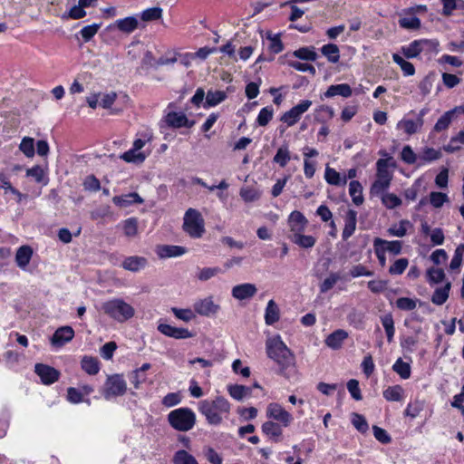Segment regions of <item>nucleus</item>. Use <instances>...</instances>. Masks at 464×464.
Instances as JSON below:
<instances>
[{"label":"nucleus","mask_w":464,"mask_h":464,"mask_svg":"<svg viewBox=\"0 0 464 464\" xmlns=\"http://www.w3.org/2000/svg\"><path fill=\"white\" fill-rule=\"evenodd\" d=\"M267 356L279 366L280 373L286 375V370L295 365V355L279 335L267 338L266 342Z\"/></svg>","instance_id":"1"},{"label":"nucleus","mask_w":464,"mask_h":464,"mask_svg":"<svg viewBox=\"0 0 464 464\" xmlns=\"http://www.w3.org/2000/svg\"><path fill=\"white\" fill-rule=\"evenodd\" d=\"M198 411L205 416L208 424L217 426L222 422L224 416L229 413L230 403L226 398L218 396L214 400L199 401Z\"/></svg>","instance_id":"2"},{"label":"nucleus","mask_w":464,"mask_h":464,"mask_svg":"<svg viewBox=\"0 0 464 464\" xmlns=\"http://www.w3.org/2000/svg\"><path fill=\"white\" fill-rule=\"evenodd\" d=\"M102 311L111 319L122 324L135 315V308L122 298H112L103 302L101 305Z\"/></svg>","instance_id":"3"},{"label":"nucleus","mask_w":464,"mask_h":464,"mask_svg":"<svg viewBox=\"0 0 464 464\" xmlns=\"http://www.w3.org/2000/svg\"><path fill=\"white\" fill-rule=\"evenodd\" d=\"M169 425L179 431H188L196 423V414L189 408H179L168 415Z\"/></svg>","instance_id":"4"},{"label":"nucleus","mask_w":464,"mask_h":464,"mask_svg":"<svg viewBox=\"0 0 464 464\" xmlns=\"http://www.w3.org/2000/svg\"><path fill=\"white\" fill-rule=\"evenodd\" d=\"M376 167V179L370 189L372 196H379L382 194L384 190L390 187L391 181L392 179V173L389 170L387 160H378Z\"/></svg>","instance_id":"5"},{"label":"nucleus","mask_w":464,"mask_h":464,"mask_svg":"<svg viewBox=\"0 0 464 464\" xmlns=\"http://www.w3.org/2000/svg\"><path fill=\"white\" fill-rule=\"evenodd\" d=\"M184 231L193 238H200L205 233L202 215L195 208H188L184 215Z\"/></svg>","instance_id":"6"},{"label":"nucleus","mask_w":464,"mask_h":464,"mask_svg":"<svg viewBox=\"0 0 464 464\" xmlns=\"http://www.w3.org/2000/svg\"><path fill=\"white\" fill-rule=\"evenodd\" d=\"M311 105V101L304 100L299 104L285 111L281 116L280 121L285 123L288 127H291L301 119L302 114L307 111Z\"/></svg>","instance_id":"7"},{"label":"nucleus","mask_w":464,"mask_h":464,"mask_svg":"<svg viewBox=\"0 0 464 464\" xmlns=\"http://www.w3.org/2000/svg\"><path fill=\"white\" fill-rule=\"evenodd\" d=\"M126 382L121 375L116 374L108 378L104 397L105 399H110L111 396L123 395L126 392Z\"/></svg>","instance_id":"8"},{"label":"nucleus","mask_w":464,"mask_h":464,"mask_svg":"<svg viewBox=\"0 0 464 464\" xmlns=\"http://www.w3.org/2000/svg\"><path fill=\"white\" fill-rule=\"evenodd\" d=\"M266 416L281 422L285 427H287L293 420L291 414L277 403H270L267 406Z\"/></svg>","instance_id":"9"},{"label":"nucleus","mask_w":464,"mask_h":464,"mask_svg":"<svg viewBox=\"0 0 464 464\" xmlns=\"http://www.w3.org/2000/svg\"><path fill=\"white\" fill-rule=\"evenodd\" d=\"M427 113L426 109H422L420 111L418 118L416 121L413 120H401L397 123V128L399 130H403L405 133L408 135H412L417 133L423 125V117Z\"/></svg>","instance_id":"10"},{"label":"nucleus","mask_w":464,"mask_h":464,"mask_svg":"<svg viewBox=\"0 0 464 464\" xmlns=\"http://www.w3.org/2000/svg\"><path fill=\"white\" fill-rule=\"evenodd\" d=\"M194 311L202 316H211L219 310V305L215 304L211 296L195 302Z\"/></svg>","instance_id":"11"},{"label":"nucleus","mask_w":464,"mask_h":464,"mask_svg":"<svg viewBox=\"0 0 464 464\" xmlns=\"http://www.w3.org/2000/svg\"><path fill=\"white\" fill-rule=\"evenodd\" d=\"M158 331L174 339H188L193 336L188 329L174 327L168 324H160L158 325Z\"/></svg>","instance_id":"12"},{"label":"nucleus","mask_w":464,"mask_h":464,"mask_svg":"<svg viewBox=\"0 0 464 464\" xmlns=\"http://www.w3.org/2000/svg\"><path fill=\"white\" fill-rule=\"evenodd\" d=\"M73 336L74 331L71 326H62L54 332L51 338V343L53 346L61 347L70 342Z\"/></svg>","instance_id":"13"},{"label":"nucleus","mask_w":464,"mask_h":464,"mask_svg":"<svg viewBox=\"0 0 464 464\" xmlns=\"http://www.w3.org/2000/svg\"><path fill=\"white\" fill-rule=\"evenodd\" d=\"M34 368L35 372L38 374L44 384L53 383L59 378V372L51 366L37 363L35 364Z\"/></svg>","instance_id":"14"},{"label":"nucleus","mask_w":464,"mask_h":464,"mask_svg":"<svg viewBox=\"0 0 464 464\" xmlns=\"http://www.w3.org/2000/svg\"><path fill=\"white\" fill-rule=\"evenodd\" d=\"M257 292L254 284H240L232 288V296L237 300H245L253 297Z\"/></svg>","instance_id":"15"},{"label":"nucleus","mask_w":464,"mask_h":464,"mask_svg":"<svg viewBox=\"0 0 464 464\" xmlns=\"http://www.w3.org/2000/svg\"><path fill=\"white\" fill-rule=\"evenodd\" d=\"M288 225L291 232L290 235L303 233L307 225V219L301 212L295 210L290 214Z\"/></svg>","instance_id":"16"},{"label":"nucleus","mask_w":464,"mask_h":464,"mask_svg":"<svg viewBox=\"0 0 464 464\" xmlns=\"http://www.w3.org/2000/svg\"><path fill=\"white\" fill-rule=\"evenodd\" d=\"M165 120L167 124L172 128H191L194 125V121H189L184 113L169 112Z\"/></svg>","instance_id":"17"},{"label":"nucleus","mask_w":464,"mask_h":464,"mask_svg":"<svg viewBox=\"0 0 464 464\" xmlns=\"http://www.w3.org/2000/svg\"><path fill=\"white\" fill-rule=\"evenodd\" d=\"M148 265L147 258L143 256H132L126 257L121 266L128 271L130 272H139L140 270L145 268Z\"/></svg>","instance_id":"18"},{"label":"nucleus","mask_w":464,"mask_h":464,"mask_svg":"<svg viewBox=\"0 0 464 464\" xmlns=\"http://www.w3.org/2000/svg\"><path fill=\"white\" fill-rule=\"evenodd\" d=\"M357 223V212L353 209H349L345 216V225L343 230V239H348L355 231Z\"/></svg>","instance_id":"19"},{"label":"nucleus","mask_w":464,"mask_h":464,"mask_svg":"<svg viewBox=\"0 0 464 464\" xmlns=\"http://www.w3.org/2000/svg\"><path fill=\"white\" fill-rule=\"evenodd\" d=\"M348 337V333L343 329H338L333 332L325 339V344L334 349H339L342 346L343 342Z\"/></svg>","instance_id":"20"},{"label":"nucleus","mask_w":464,"mask_h":464,"mask_svg":"<svg viewBox=\"0 0 464 464\" xmlns=\"http://www.w3.org/2000/svg\"><path fill=\"white\" fill-rule=\"evenodd\" d=\"M114 26L122 33L130 34L139 26V21L134 16H128L119 19L115 22Z\"/></svg>","instance_id":"21"},{"label":"nucleus","mask_w":464,"mask_h":464,"mask_svg":"<svg viewBox=\"0 0 464 464\" xmlns=\"http://www.w3.org/2000/svg\"><path fill=\"white\" fill-rule=\"evenodd\" d=\"M33 256V249L29 246H20L15 254V262L20 268H24Z\"/></svg>","instance_id":"22"},{"label":"nucleus","mask_w":464,"mask_h":464,"mask_svg":"<svg viewBox=\"0 0 464 464\" xmlns=\"http://www.w3.org/2000/svg\"><path fill=\"white\" fill-rule=\"evenodd\" d=\"M353 93L352 88L347 83H341L336 85H331L327 91L324 92V96L326 98H331L336 95H341L343 97H350Z\"/></svg>","instance_id":"23"},{"label":"nucleus","mask_w":464,"mask_h":464,"mask_svg":"<svg viewBox=\"0 0 464 464\" xmlns=\"http://www.w3.org/2000/svg\"><path fill=\"white\" fill-rule=\"evenodd\" d=\"M82 369L90 375H95L100 371L99 361L92 356H83L81 361Z\"/></svg>","instance_id":"24"},{"label":"nucleus","mask_w":464,"mask_h":464,"mask_svg":"<svg viewBox=\"0 0 464 464\" xmlns=\"http://www.w3.org/2000/svg\"><path fill=\"white\" fill-rule=\"evenodd\" d=\"M279 308L274 300L267 303L265 314V321L268 325H272L279 320Z\"/></svg>","instance_id":"25"},{"label":"nucleus","mask_w":464,"mask_h":464,"mask_svg":"<svg viewBox=\"0 0 464 464\" xmlns=\"http://www.w3.org/2000/svg\"><path fill=\"white\" fill-rule=\"evenodd\" d=\"M186 249L179 246H161L159 247L158 254L160 257H175L182 256Z\"/></svg>","instance_id":"26"},{"label":"nucleus","mask_w":464,"mask_h":464,"mask_svg":"<svg viewBox=\"0 0 464 464\" xmlns=\"http://www.w3.org/2000/svg\"><path fill=\"white\" fill-rule=\"evenodd\" d=\"M289 238L296 245L303 248H311L314 246L316 239L313 236L303 235L297 233L295 235H289Z\"/></svg>","instance_id":"27"},{"label":"nucleus","mask_w":464,"mask_h":464,"mask_svg":"<svg viewBox=\"0 0 464 464\" xmlns=\"http://www.w3.org/2000/svg\"><path fill=\"white\" fill-rule=\"evenodd\" d=\"M322 54L332 63H336L340 59V50L334 44H324L321 48Z\"/></svg>","instance_id":"28"},{"label":"nucleus","mask_w":464,"mask_h":464,"mask_svg":"<svg viewBox=\"0 0 464 464\" xmlns=\"http://www.w3.org/2000/svg\"><path fill=\"white\" fill-rule=\"evenodd\" d=\"M450 286L451 284L448 282L443 287L437 288L431 296V302L437 305L443 304L449 297Z\"/></svg>","instance_id":"29"},{"label":"nucleus","mask_w":464,"mask_h":464,"mask_svg":"<svg viewBox=\"0 0 464 464\" xmlns=\"http://www.w3.org/2000/svg\"><path fill=\"white\" fill-rule=\"evenodd\" d=\"M349 193L355 205L360 206L363 203L362 187L359 181L353 180L350 182Z\"/></svg>","instance_id":"30"},{"label":"nucleus","mask_w":464,"mask_h":464,"mask_svg":"<svg viewBox=\"0 0 464 464\" xmlns=\"http://www.w3.org/2000/svg\"><path fill=\"white\" fill-rule=\"evenodd\" d=\"M324 178L331 185L340 186L345 185L347 182L346 177L341 178L339 172L330 167H326Z\"/></svg>","instance_id":"31"},{"label":"nucleus","mask_w":464,"mask_h":464,"mask_svg":"<svg viewBox=\"0 0 464 464\" xmlns=\"http://www.w3.org/2000/svg\"><path fill=\"white\" fill-rule=\"evenodd\" d=\"M262 430L266 435L273 438L276 441H277L279 437L282 435V429L280 425L273 421H266L262 425Z\"/></svg>","instance_id":"32"},{"label":"nucleus","mask_w":464,"mask_h":464,"mask_svg":"<svg viewBox=\"0 0 464 464\" xmlns=\"http://www.w3.org/2000/svg\"><path fill=\"white\" fill-rule=\"evenodd\" d=\"M402 394L403 388L401 385L390 386L383 391V397L389 401H401Z\"/></svg>","instance_id":"33"},{"label":"nucleus","mask_w":464,"mask_h":464,"mask_svg":"<svg viewBox=\"0 0 464 464\" xmlns=\"http://www.w3.org/2000/svg\"><path fill=\"white\" fill-rule=\"evenodd\" d=\"M464 145V128L460 130L454 137H452L448 145L444 147L447 152H455Z\"/></svg>","instance_id":"34"},{"label":"nucleus","mask_w":464,"mask_h":464,"mask_svg":"<svg viewBox=\"0 0 464 464\" xmlns=\"http://www.w3.org/2000/svg\"><path fill=\"white\" fill-rule=\"evenodd\" d=\"M392 60L395 63H397L401 71L403 72V74L405 76H412L415 73V68L414 65L404 60L401 56H400L397 53L392 54Z\"/></svg>","instance_id":"35"},{"label":"nucleus","mask_w":464,"mask_h":464,"mask_svg":"<svg viewBox=\"0 0 464 464\" xmlns=\"http://www.w3.org/2000/svg\"><path fill=\"white\" fill-rule=\"evenodd\" d=\"M120 158L126 162L142 163L146 159V155L137 150L130 149L121 154Z\"/></svg>","instance_id":"36"},{"label":"nucleus","mask_w":464,"mask_h":464,"mask_svg":"<svg viewBox=\"0 0 464 464\" xmlns=\"http://www.w3.org/2000/svg\"><path fill=\"white\" fill-rule=\"evenodd\" d=\"M441 152L433 148H425L419 155V160L420 161L419 164H423L425 162H430L433 160H437L440 159Z\"/></svg>","instance_id":"37"},{"label":"nucleus","mask_w":464,"mask_h":464,"mask_svg":"<svg viewBox=\"0 0 464 464\" xmlns=\"http://www.w3.org/2000/svg\"><path fill=\"white\" fill-rule=\"evenodd\" d=\"M422 51V42L413 41L408 46H404L401 49L403 55L407 58H415Z\"/></svg>","instance_id":"38"},{"label":"nucleus","mask_w":464,"mask_h":464,"mask_svg":"<svg viewBox=\"0 0 464 464\" xmlns=\"http://www.w3.org/2000/svg\"><path fill=\"white\" fill-rule=\"evenodd\" d=\"M381 321L382 326L386 332L387 340L389 343L392 342L395 329H394V321L392 315L391 314H387L381 317Z\"/></svg>","instance_id":"39"},{"label":"nucleus","mask_w":464,"mask_h":464,"mask_svg":"<svg viewBox=\"0 0 464 464\" xmlns=\"http://www.w3.org/2000/svg\"><path fill=\"white\" fill-rule=\"evenodd\" d=\"M174 464H198L194 456L184 450L177 451L173 458Z\"/></svg>","instance_id":"40"},{"label":"nucleus","mask_w":464,"mask_h":464,"mask_svg":"<svg viewBox=\"0 0 464 464\" xmlns=\"http://www.w3.org/2000/svg\"><path fill=\"white\" fill-rule=\"evenodd\" d=\"M392 370L402 379H409L411 376V365L399 358L392 366Z\"/></svg>","instance_id":"41"},{"label":"nucleus","mask_w":464,"mask_h":464,"mask_svg":"<svg viewBox=\"0 0 464 464\" xmlns=\"http://www.w3.org/2000/svg\"><path fill=\"white\" fill-rule=\"evenodd\" d=\"M162 13L163 10L160 7L148 8L141 13L140 19L144 22L159 20L162 17Z\"/></svg>","instance_id":"42"},{"label":"nucleus","mask_w":464,"mask_h":464,"mask_svg":"<svg viewBox=\"0 0 464 464\" xmlns=\"http://www.w3.org/2000/svg\"><path fill=\"white\" fill-rule=\"evenodd\" d=\"M294 56L301 60L315 61L318 57L317 53L314 51V47H302L294 52Z\"/></svg>","instance_id":"43"},{"label":"nucleus","mask_w":464,"mask_h":464,"mask_svg":"<svg viewBox=\"0 0 464 464\" xmlns=\"http://www.w3.org/2000/svg\"><path fill=\"white\" fill-rule=\"evenodd\" d=\"M386 243V240L382 238H375L373 241V246H374V252L375 255L380 262V265L382 266H384L386 264V257H385V248L384 244Z\"/></svg>","instance_id":"44"},{"label":"nucleus","mask_w":464,"mask_h":464,"mask_svg":"<svg viewBox=\"0 0 464 464\" xmlns=\"http://www.w3.org/2000/svg\"><path fill=\"white\" fill-rule=\"evenodd\" d=\"M19 150L27 158H33L34 156V140L31 137H24L20 145Z\"/></svg>","instance_id":"45"},{"label":"nucleus","mask_w":464,"mask_h":464,"mask_svg":"<svg viewBox=\"0 0 464 464\" xmlns=\"http://www.w3.org/2000/svg\"><path fill=\"white\" fill-rule=\"evenodd\" d=\"M227 94L223 91H208L206 95V102L209 106H215L225 101Z\"/></svg>","instance_id":"46"},{"label":"nucleus","mask_w":464,"mask_h":464,"mask_svg":"<svg viewBox=\"0 0 464 464\" xmlns=\"http://www.w3.org/2000/svg\"><path fill=\"white\" fill-rule=\"evenodd\" d=\"M123 232L128 237H133L138 234V220L135 218H130L123 222Z\"/></svg>","instance_id":"47"},{"label":"nucleus","mask_w":464,"mask_h":464,"mask_svg":"<svg viewBox=\"0 0 464 464\" xmlns=\"http://www.w3.org/2000/svg\"><path fill=\"white\" fill-rule=\"evenodd\" d=\"M220 273H222V270L218 266L204 267L198 270L197 278L200 281H208Z\"/></svg>","instance_id":"48"},{"label":"nucleus","mask_w":464,"mask_h":464,"mask_svg":"<svg viewBox=\"0 0 464 464\" xmlns=\"http://www.w3.org/2000/svg\"><path fill=\"white\" fill-rule=\"evenodd\" d=\"M435 73L430 72L419 83V89L422 95H427L430 92L433 82L435 81Z\"/></svg>","instance_id":"49"},{"label":"nucleus","mask_w":464,"mask_h":464,"mask_svg":"<svg viewBox=\"0 0 464 464\" xmlns=\"http://www.w3.org/2000/svg\"><path fill=\"white\" fill-rule=\"evenodd\" d=\"M455 109L453 111H449L445 112L436 122L434 126V130L438 132L442 131L446 129H448L449 125L451 122V119L453 116Z\"/></svg>","instance_id":"50"},{"label":"nucleus","mask_w":464,"mask_h":464,"mask_svg":"<svg viewBox=\"0 0 464 464\" xmlns=\"http://www.w3.org/2000/svg\"><path fill=\"white\" fill-rule=\"evenodd\" d=\"M101 26L102 23H94L84 26L80 32L84 42H89L97 34Z\"/></svg>","instance_id":"51"},{"label":"nucleus","mask_w":464,"mask_h":464,"mask_svg":"<svg viewBox=\"0 0 464 464\" xmlns=\"http://www.w3.org/2000/svg\"><path fill=\"white\" fill-rule=\"evenodd\" d=\"M86 15L84 8L78 3V5L72 6L68 12L63 14L62 19H80Z\"/></svg>","instance_id":"52"},{"label":"nucleus","mask_w":464,"mask_h":464,"mask_svg":"<svg viewBox=\"0 0 464 464\" xmlns=\"http://www.w3.org/2000/svg\"><path fill=\"white\" fill-rule=\"evenodd\" d=\"M401 27L410 30H416L420 27V20L416 16L401 17L399 19Z\"/></svg>","instance_id":"53"},{"label":"nucleus","mask_w":464,"mask_h":464,"mask_svg":"<svg viewBox=\"0 0 464 464\" xmlns=\"http://www.w3.org/2000/svg\"><path fill=\"white\" fill-rule=\"evenodd\" d=\"M240 196L246 202H253L259 199L261 193L254 188L246 187L240 189Z\"/></svg>","instance_id":"54"},{"label":"nucleus","mask_w":464,"mask_h":464,"mask_svg":"<svg viewBox=\"0 0 464 464\" xmlns=\"http://www.w3.org/2000/svg\"><path fill=\"white\" fill-rule=\"evenodd\" d=\"M428 280L430 284H439L445 278V273L441 268L430 267L427 271Z\"/></svg>","instance_id":"55"},{"label":"nucleus","mask_w":464,"mask_h":464,"mask_svg":"<svg viewBox=\"0 0 464 464\" xmlns=\"http://www.w3.org/2000/svg\"><path fill=\"white\" fill-rule=\"evenodd\" d=\"M340 280L337 273H331L320 285V292L326 293L331 290L334 285Z\"/></svg>","instance_id":"56"},{"label":"nucleus","mask_w":464,"mask_h":464,"mask_svg":"<svg viewBox=\"0 0 464 464\" xmlns=\"http://www.w3.org/2000/svg\"><path fill=\"white\" fill-rule=\"evenodd\" d=\"M274 115V110L272 107H265L263 108L257 116L256 121L259 126H266L269 121L272 120Z\"/></svg>","instance_id":"57"},{"label":"nucleus","mask_w":464,"mask_h":464,"mask_svg":"<svg viewBox=\"0 0 464 464\" xmlns=\"http://www.w3.org/2000/svg\"><path fill=\"white\" fill-rule=\"evenodd\" d=\"M171 312L178 319L186 323L190 322L192 319L196 317L194 312L191 309H181L172 307Z\"/></svg>","instance_id":"58"},{"label":"nucleus","mask_w":464,"mask_h":464,"mask_svg":"<svg viewBox=\"0 0 464 464\" xmlns=\"http://www.w3.org/2000/svg\"><path fill=\"white\" fill-rule=\"evenodd\" d=\"M380 196H382V201L383 205L388 208H394L401 204V198L397 197L395 194L382 193Z\"/></svg>","instance_id":"59"},{"label":"nucleus","mask_w":464,"mask_h":464,"mask_svg":"<svg viewBox=\"0 0 464 464\" xmlns=\"http://www.w3.org/2000/svg\"><path fill=\"white\" fill-rule=\"evenodd\" d=\"M111 215V207L109 205H102L90 212L92 220L104 218Z\"/></svg>","instance_id":"60"},{"label":"nucleus","mask_w":464,"mask_h":464,"mask_svg":"<svg viewBox=\"0 0 464 464\" xmlns=\"http://www.w3.org/2000/svg\"><path fill=\"white\" fill-rule=\"evenodd\" d=\"M401 158L407 164H414L419 160V156L416 155L409 145L402 148Z\"/></svg>","instance_id":"61"},{"label":"nucleus","mask_w":464,"mask_h":464,"mask_svg":"<svg viewBox=\"0 0 464 464\" xmlns=\"http://www.w3.org/2000/svg\"><path fill=\"white\" fill-rule=\"evenodd\" d=\"M409 265L407 258L397 259L389 268L391 275H401Z\"/></svg>","instance_id":"62"},{"label":"nucleus","mask_w":464,"mask_h":464,"mask_svg":"<svg viewBox=\"0 0 464 464\" xmlns=\"http://www.w3.org/2000/svg\"><path fill=\"white\" fill-rule=\"evenodd\" d=\"M83 188L91 192L99 191L101 189L100 180L94 175H89L83 181Z\"/></svg>","instance_id":"63"},{"label":"nucleus","mask_w":464,"mask_h":464,"mask_svg":"<svg viewBox=\"0 0 464 464\" xmlns=\"http://www.w3.org/2000/svg\"><path fill=\"white\" fill-rule=\"evenodd\" d=\"M290 160V153L287 148H279L276 154L274 157V162L279 164L281 167H285Z\"/></svg>","instance_id":"64"}]
</instances>
